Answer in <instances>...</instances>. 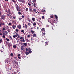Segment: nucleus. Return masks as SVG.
Here are the masks:
<instances>
[{"label": "nucleus", "instance_id": "nucleus-49", "mask_svg": "<svg viewBox=\"0 0 74 74\" xmlns=\"http://www.w3.org/2000/svg\"><path fill=\"white\" fill-rule=\"evenodd\" d=\"M29 51V53H32V51H31V50H30V51Z\"/></svg>", "mask_w": 74, "mask_h": 74}, {"label": "nucleus", "instance_id": "nucleus-13", "mask_svg": "<svg viewBox=\"0 0 74 74\" xmlns=\"http://www.w3.org/2000/svg\"><path fill=\"white\" fill-rule=\"evenodd\" d=\"M21 41L22 42H25V39H23V40H21Z\"/></svg>", "mask_w": 74, "mask_h": 74}, {"label": "nucleus", "instance_id": "nucleus-7", "mask_svg": "<svg viewBox=\"0 0 74 74\" xmlns=\"http://www.w3.org/2000/svg\"><path fill=\"white\" fill-rule=\"evenodd\" d=\"M33 12H35L36 14H37V10L36 9H33Z\"/></svg>", "mask_w": 74, "mask_h": 74}, {"label": "nucleus", "instance_id": "nucleus-12", "mask_svg": "<svg viewBox=\"0 0 74 74\" xmlns=\"http://www.w3.org/2000/svg\"><path fill=\"white\" fill-rule=\"evenodd\" d=\"M6 12H7V13H9L10 14V9L7 10Z\"/></svg>", "mask_w": 74, "mask_h": 74}, {"label": "nucleus", "instance_id": "nucleus-9", "mask_svg": "<svg viewBox=\"0 0 74 74\" xmlns=\"http://www.w3.org/2000/svg\"><path fill=\"white\" fill-rule=\"evenodd\" d=\"M12 28H13V29H15V28L16 27V25H12Z\"/></svg>", "mask_w": 74, "mask_h": 74}, {"label": "nucleus", "instance_id": "nucleus-63", "mask_svg": "<svg viewBox=\"0 0 74 74\" xmlns=\"http://www.w3.org/2000/svg\"><path fill=\"white\" fill-rule=\"evenodd\" d=\"M2 25V24L1 23H0V27H1V25Z\"/></svg>", "mask_w": 74, "mask_h": 74}, {"label": "nucleus", "instance_id": "nucleus-27", "mask_svg": "<svg viewBox=\"0 0 74 74\" xmlns=\"http://www.w3.org/2000/svg\"><path fill=\"white\" fill-rule=\"evenodd\" d=\"M31 32L32 33V34H33V33H34V31L31 30Z\"/></svg>", "mask_w": 74, "mask_h": 74}, {"label": "nucleus", "instance_id": "nucleus-33", "mask_svg": "<svg viewBox=\"0 0 74 74\" xmlns=\"http://www.w3.org/2000/svg\"><path fill=\"white\" fill-rule=\"evenodd\" d=\"M2 37H3V38H5V36L3 35L2 36Z\"/></svg>", "mask_w": 74, "mask_h": 74}, {"label": "nucleus", "instance_id": "nucleus-6", "mask_svg": "<svg viewBox=\"0 0 74 74\" xmlns=\"http://www.w3.org/2000/svg\"><path fill=\"white\" fill-rule=\"evenodd\" d=\"M18 57V59H21V54H18L17 55Z\"/></svg>", "mask_w": 74, "mask_h": 74}, {"label": "nucleus", "instance_id": "nucleus-50", "mask_svg": "<svg viewBox=\"0 0 74 74\" xmlns=\"http://www.w3.org/2000/svg\"><path fill=\"white\" fill-rule=\"evenodd\" d=\"M42 19H44V18H45L44 16H42Z\"/></svg>", "mask_w": 74, "mask_h": 74}, {"label": "nucleus", "instance_id": "nucleus-10", "mask_svg": "<svg viewBox=\"0 0 74 74\" xmlns=\"http://www.w3.org/2000/svg\"><path fill=\"white\" fill-rule=\"evenodd\" d=\"M32 20L33 21V22H34V21H36V19H35V18L34 17H32Z\"/></svg>", "mask_w": 74, "mask_h": 74}, {"label": "nucleus", "instance_id": "nucleus-41", "mask_svg": "<svg viewBox=\"0 0 74 74\" xmlns=\"http://www.w3.org/2000/svg\"><path fill=\"white\" fill-rule=\"evenodd\" d=\"M33 5H34V7H36V4L35 3H34V4Z\"/></svg>", "mask_w": 74, "mask_h": 74}, {"label": "nucleus", "instance_id": "nucleus-48", "mask_svg": "<svg viewBox=\"0 0 74 74\" xmlns=\"http://www.w3.org/2000/svg\"><path fill=\"white\" fill-rule=\"evenodd\" d=\"M51 22H52L53 23H54V21H53V20L51 21Z\"/></svg>", "mask_w": 74, "mask_h": 74}, {"label": "nucleus", "instance_id": "nucleus-3", "mask_svg": "<svg viewBox=\"0 0 74 74\" xmlns=\"http://www.w3.org/2000/svg\"><path fill=\"white\" fill-rule=\"evenodd\" d=\"M5 15H2L1 16V18L2 19H3V20H4V19H5Z\"/></svg>", "mask_w": 74, "mask_h": 74}, {"label": "nucleus", "instance_id": "nucleus-38", "mask_svg": "<svg viewBox=\"0 0 74 74\" xmlns=\"http://www.w3.org/2000/svg\"><path fill=\"white\" fill-rule=\"evenodd\" d=\"M16 32H19V30L18 29H16Z\"/></svg>", "mask_w": 74, "mask_h": 74}, {"label": "nucleus", "instance_id": "nucleus-5", "mask_svg": "<svg viewBox=\"0 0 74 74\" xmlns=\"http://www.w3.org/2000/svg\"><path fill=\"white\" fill-rule=\"evenodd\" d=\"M7 34H8V32H7V31H5L3 32V35H7Z\"/></svg>", "mask_w": 74, "mask_h": 74}, {"label": "nucleus", "instance_id": "nucleus-54", "mask_svg": "<svg viewBox=\"0 0 74 74\" xmlns=\"http://www.w3.org/2000/svg\"><path fill=\"white\" fill-rule=\"evenodd\" d=\"M13 38H15V37H16V36H15V35H14V36H13Z\"/></svg>", "mask_w": 74, "mask_h": 74}, {"label": "nucleus", "instance_id": "nucleus-18", "mask_svg": "<svg viewBox=\"0 0 74 74\" xmlns=\"http://www.w3.org/2000/svg\"><path fill=\"white\" fill-rule=\"evenodd\" d=\"M18 29H21V26L20 25H18Z\"/></svg>", "mask_w": 74, "mask_h": 74}, {"label": "nucleus", "instance_id": "nucleus-4", "mask_svg": "<svg viewBox=\"0 0 74 74\" xmlns=\"http://www.w3.org/2000/svg\"><path fill=\"white\" fill-rule=\"evenodd\" d=\"M42 12V13L43 15H44V14H45V12H46V11L44 10H41Z\"/></svg>", "mask_w": 74, "mask_h": 74}, {"label": "nucleus", "instance_id": "nucleus-20", "mask_svg": "<svg viewBox=\"0 0 74 74\" xmlns=\"http://www.w3.org/2000/svg\"><path fill=\"white\" fill-rule=\"evenodd\" d=\"M33 26H36V22H34L33 24Z\"/></svg>", "mask_w": 74, "mask_h": 74}, {"label": "nucleus", "instance_id": "nucleus-8", "mask_svg": "<svg viewBox=\"0 0 74 74\" xmlns=\"http://www.w3.org/2000/svg\"><path fill=\"white\" fill-rule=\"evenodd\" d=\"M21 1L22 3H23L24 4H25V2H26V0H21Z\"/></svg>", "mask_w": 74, "mask_h": 74}, {"label": "nucleus", "instance_id": "nucleus-23", "mask_svg": "<svg viewBox=\"0 0 74 74\" xmlns=\"http://www.w3.org/2000/svg\"><path fill=\"white\" fill-rule=\"evenodd\" d=\"M45 30V28H43L41 29V31L43 32Z\"/></svg>", "mask_w": 74, "mask_h": 74}, {"label": "nucleus", "instance_id": "nucleus-61", "mask_svg": "<svg viewBox=\"0 0 74 74\" xmlns=\"http://www.w3.org/2000/svg\"><path fill=\"white\" fill-rule=\"evenodd\" d=\"M43 34L44 35H45V32H44V33H43Z\"/></svg>", "mask_w": 74, "mask_h": 74}, {"label": "nucleus", "instance_id": "nucleus-15", "mask_svg": "<svg viewBox=\"0 0 74 74\" xmlns=\"http://www.w3.org/2000/svg\"><path fill=\"white\" fill-rule=\"evenodd\" d=\"M29 12H33V10L30 8H29Z\"/></svg>", "mask_w": 74, "mask_h": 74}, {"label": "nucleus", "instance_id": "nucleus-40", "mask_svg": "<svg viewBox=\"0 0 74 74\" xmlns=\"http://www.w3.org/2000/svg\"><path fill=\"white\" fill-rule=\"evenodd\" d=\"M9 38H10V40H12V37H11V36H10Z\"/></svg>", "mask_w": 74, "mask_h": 74}, {"label": "nucleus", "instance_id": "nucleus-11", "mask_svg": "<svg viewBox=\"0 0 74 74\" xmlns=\"http://www.w3.org/2000/svg\"><path fill=\"white\" fill-rule=\"evenodd\" d=\"M15 33H16V35H17V36H18L17 38H20V36H19V35L18 34H16V32H15Z\"/></svg>", "mask_w": 74, "mask_h": 74}, {"label": "nucleus", "instance_id": "nucleus-43", "mask_svg": "<svg viewBox=\"0 0 74 74\" xmlns=\"http://www.w3.org/2000/svg\"><path fill=\"white\" fill-rule=\"evenodd\" d=\"M18 14L19 15H21V12H18Z\"/></svg>", "mask_w": 74, "mask_h": 74}, {"label": "nucleus", "instance_id": "nucleus-47", "mask_svg": "<svg viewBox=\"0 0 74 74\" xmlns=\"http://www.w3.org/2000/svg\"><path fill=\"white\" fill-rule=\"evenodd\" d=\"M3 41V39H1L0 40V42H2Z\"/></svg>", "mask_w": 74, "mask_h": 74}, {"label": "nucleus", "instance_id": "nucleus-30", "mask_svg": "<svg viewBox=\"0 0 74 74\" xmlns=\"http://www.w3.org/2000/svg\"><path fill=\"white\" fill-rule=\"evenodd\" d=\"M25 54H26V55H29V53L26 51L25 52Z\"/></svg>", "mask_w": 74, "mask_h": 74}, {"label": "nucleus", "instance_id": "nucleus-59", "mask_svg": "<svg viewBox=\"0 0 74 74\" xmlns=\"http://www.w3.org/2000/svg\"><path fill=\"white\" fill-rule=\"evenodd\" d=\"M13 19H15V18H16V17H15V16H13Z\"/></svg>", "mask_w": 74, "mask_h": 74}, {"label": "nucleus", "instance_id": "nucleus-14", "mask_svg": "<svg viewBox=\"0 0 74 74\" xmlns=\"http://www.w3.org/2000/svg\"><path fill=\"white\" fill-rule=\"evenodd\" d=\"M23 44L24 45H25V47H26L27 45V42L23 43Z\"/></svg>", "mask_w": 74, "mask_h": 74}, {"label": "nucleus", "instance_id": "nucleus-52", "mask_svg": "<svg viewBox=\"0 0 74 74\" xmlns=\"http://www.w3.org/2000/svg\"><path fill=\"white\" fill-rule=\"evenodd\" d=\"M19 2H21L22 0H18Z\"/></svg>", "mask_w": 74, "mask_h": 74}, {"label": "nucleus", "instance_id": "nucleus-45", "mask_svg": "<svg viewBox=\"0 0 74 74\" xmlns=\"http://www.w3.org/2000/svg\"><path fill=\"white\" fill-rule=\"evenodd\" d=\"M30 35H28L27 36V37H28V38H29V37H30Z\"/></svg>", "mask_w": 74, "mask_h": 74}, {"label": "nucleus", "instance_id": "nucleus-46", "mask_svg": "<svg viewBox=\"0 0 74 74\" xmlns=\"http://www.w3.org/2000/svg\"><path fill=\"white\" fill-rule=\"evenodd\" d=\"M31 50H32V49H30V48H28V51H31Z\"/></svg>", "mask_w": 74, "mask_h": 74}, {"label": "nucleus", "instance_id": "nucleus-16", "mask_svg": "<svg viewBox=\"0 0 74 74\" xmlns=\"http://www.w3.org/2000/svg\"><path fill=\"white\" fill-rule=\"evenodd\" d=\"M13 47L15 49V48H16V45H13Z\"/></svg>", "mask_w": 74, "mask_h": 74}, {"label": "nucleus", "instance_id": "nucleus-57", "mask_svg": "<svg viewBox=\"0 0 74 74\" xmlns=\"http://www.w3.org/2000/svg\"><path fill=\"white\" fill-rule=\"evenodd\" d=\"M2 33H1V32H0V36H2Z\"/></svg>", "mask_w": 74, "mask_h": 74}, {"label": "nucleus", "instance_id": "nucleus-21", "mask_svg": "<svg viewBox=\"0 0 74 74\" xmlns=\"http://www.w3.org/2000/svg\"><path fill=\"white\" fill-rule=\"evenodd\" d=\"M21 50H22L23 51H24V50H23V49H24V48H23V46H21Z\"/></svg>", "mask_w": 74, "mask_h": 74}, {"label": "nucleus", "instance_id": "nucleus-36", "mask_svg": "<svg viewBox=\"0 0 74 74\" xmlns=\"http://www.w3.org/2000/svg\"><path fill=\"white\" fill-rule=\"evenodd\" d=\"M28 26H30V25H31V24L30 23H29L28 24Z\"/></svg>", "mask_w": 74, "mask_h": 74}, {"label": "nucleus", "instance_id": "nucleus-58", "mask_svg": "<svg viewBox=\"0 0 74 74\" xmlns=\"http://www.w3.org/2000/svg\"><path fill=\"white\" fill-rule=\"evenodd\" d=\"M7 16H9V17L10 16V15L9 14H7Z\"/></svg>", "mask_w": 74, "mask_h": 74}, {"label": "nucleus", "instance_id": "nucleus-19", "mask_svg": "<svg viewBox=\"0 0 74 74\" xmlns=\"http://www.w3.org/2000/svg\"><path fill=\"white\" fill-rule=\"evenodd\" d=\"M25 28H26V29H27V25H26V24H25Z\"/></svg>", "mask_w": 74, "mask_h": 74}, {"label": "nucleus", "instance_id": "nucleus-60", "mask_svg": "<svg viewBox=\"0 0 74 74\" xmlns=\"http://www.w3.org/2000/svg\"><path fill=\"white\" fill-rule=\"evenodd\" d=\"M1 12H0V17H1Z\"/></svg>", "mask_w": 74, "mask_h": 74}, {"label": "nucleus", "instance_id": "nucleus-62", "mask_svg": "<svg viewBox=\"0 0 74 74\" xmlns=\"http://www.w3.org/2000/svg\"><path fill=\"white\" fill-rule=\"evenodd\" d=\"M18 19L19 20H21V19H22V18H19Z\"/></svg>", "mask_w": 74, "mask_h": 74}, {"label": "nucleus", "instance_id": "nucleus-42", "mask_svg": "<svg viewBox=\"0 0 74 74\" xmlns=\"http://www.w3.org/2000/svg\"><path fill=\"white\" fill-rule=\"evenodd\" d=\"M32 1L34 3H35V2H36V0H32Z\"/></svg>", "mask_w": 74, "mask_h": 74}, {"label": "nucleus", "instance_id": "nucleus-29", "mask_svg": "<svg viewBox=\"0 0 74 74\" xmlns=\"http://www.w3.org/2000/svg\"><path fill=\"white\" fill-rule=\"evenodd\" d=\"M5 40L8 41H10V40H9V39H8L7 38H6Z\"/></svg>", "mask_w": 74, "mask_h": 74}, {"label": "nucleus", "instance_id": "nucleus-51", "mask_svg": "<svg viewBox=\"0 0 74 74\" xmlns=\"http://www.w3.org/2000/svg\"><path fill=\"white\" fill-rule=\"evenodd\" d=\"M25 10L26 11H28V9L27 8H26Z\"/></svg>", "mask_w": 74, "mask_h": 74}, {"label": "nucleus", "instance_id": "nucleus-26", "mask_svg": "<svg viewBox=\"0 0 74 74\" xmlns=\"http://www.w3.org/2000/svg\"><path fill=\"white\" fill-rule=\"evenodd\" d=\"M50 18H53V16L51 15L50 16Z\"/></svg>", "mask_w": 74, "mask_h": 74}, {"label": "nucleus", "instance_id": "nucleus-35", "mask_svg": "<svg viewBox=\"0 0 74 74\" xmlns=\"http://www.w3.org/2000/svg\"><path fill=\"white\" fill-rule=\"evenodd\" d=\"M48 42H45V44H46V45H48Z\"/></svg>", "mask_w": 74, "mask_h": 74}, {"label": "nucleus", "instance_id": "nucleus-24", "mask_svg": "<svg viewBox=\"0 0 74 74\" xmlns=\"http://www.w3.org/2000/svg\"><path fill=\"white\" fill-rule=\"evenodd\" d=\"M55 17L56 19H58V16L56 15H55L54 16Z\"/></svg>", "mask_w": 74, "mask_h": 74}, {"label": "nucleus", "instance_id": "nucleus-17", "mask_svg": "<svg viewBox=\"0 0 74 74\" xmlns=\"http://www.w3.org/2000/svg\"><path fill=\"white\" fill-rule=\"evenodd\" d=\"M15 6L16 9H17V8H18V5L17 4H15Z\"/></svg>", "mask_w": 74, "mask_h": 74}, {"label": "nucleus", "instance_id": "nucleus-53", "mask_svg": "<svg viewBox=\"0 0 74 74\" xmlns=\"http://www.w3.org/2000/svg\"><path fill=\"white\" fill-rule=\"evenodd\" d=\"M3 31H4V30H5V28H3Z\"/></svg>", "mask_w": 74, "mask_h": 74}, {"label": "nucleus", "instance_id": "nucleus-56", "mask_svg": "<svg viewBox=\"0 0 74 74\" xmlns=\"http://www.w3.org/2000/svg\"><path fill=\"white\" fill-rule=\"evenodd\" d=\"M28 5H29V6H30V5H31V4H30V3H28Z\"/></svg>", "mask_w": 74, "mask_h": 74}, {"label": "nucleus", "instance_id": "nucleus-22", "mask_svg": "<svg viewBox=\"0 0 74 74\" xmlns=\"http://www.w3.org/2000/svg\"><path fill=\"white\" fill-rule=\"evenodd\" d=\"M24 39V38L23 37H20V40H23V39Z\"/></svg>", "mask_w": 74, "mask_h": 74}, {"label": "nucleus", "instance_id": "nucleus-34", "mask_svg": "<svg viewBox=\"0 0 74 74\" xmlns=\"http://www.w3.org/2000/svg\"><path fill=\"white\" fill-rule=\"evenodd\" d=\"M12 1L13 2V3H15V0H12Z\"/></svg>", "mask_w": 74, "mask_h": 74}, {"label": "nucleus", "instance_id": "nucleus-32", "mask_svg": "<svg viewBox=\"0 0 74 74\" xmlns=\"http://www.w3.org/2000/svg\"><path fill=\"white\" fill-rule=\"evenodd\" d=\"M25 32V31L23 30H22V31H21V32H22V33H24Z\"/></svg>", "mask_w": 74, "mask_h": 74}, {"label": "nucleus", "instance_id": "nucleus-28", "mask_svg": "<svg viewBox=\"0 0 74 74\" xmlns=\"http://www.w3.org/2000/svg\"><path fill=\"white\" fill-rule=\"evenodd\" d=\"M33 37H36V34H33Z\"/></svg>", "mask_w": 74, "mask_h": 74}, {"label": "nucleus", "instance_id": "nucleus-39", "mask_svg": "<svg viewBox=\"0 0 74 74\" xmlns=\"http://www.w3.org/2000/svg\"><path fill=\"white\" fill-rule=\"evenodd\" d=\"M2 25H5V23H4V22L2 23H1Z\"/></svg>", "mask_w": 74, "mask_h": 74}, {"label": "nucleus", "instance_id": "nucleus-1", "mask_svg": "<svg viewBox=\"0 0 74 74\" xmlns=\"http://www.w3.org/2000/svg\"><path fill=\"white\" fill-rule=\"evenodd\" d=\"M12 63L14 65L16 66V65H18V62L15 61V60H13L12 61Z\"/></svg>", "mask_w": 74, "mask_h": 74}, {"label": "nucleus", "instance_id": "nucleus-64", "mask_svg": "<svg viewBox=\"0 0 74 74\" xmlns=\"http://www.w3.org/2000/svg\"><path fill=\"white\" fill-rule=\"evenodd\" d=\"M14 74H16V72H14Z\"/></svg>", "mask_w": 74, "mask_h": 74}, {"label": "nucleus", "instance_id": "nucleus-31", "mask_svg": "<svg viewBox=\"0 0 74 74\" xmlns=\"http://www.w3.org/2000/svg\"><path fill=\"white\" fill-rule=\"evenodd\" d=\"M10 56H14V55H13V53H11V54H10Z\"/></svg>", "mask_w": 74, "mask_h": 74}, {"label": "nucleus", "instance_id": "nucleus-55", "mask_svg": "<svg viewBox=\"0 0 74 74\" xmlns=\"http://www.w3.org/2000/svg\"><path fill=\"white\" fill-rule=\"evenodd\" d=\"M28 21L29 22H31V20L30 19H29L28 20Z\"/></svg>", "mask_w": 74, "mask_h": 74}, {"label": "nucleus", "instance_id": "nucleus-37", "mask_svg": "<svg viewBox=\"0 0 74 74\" xmlns=\"http://www.w3.org/2000/svg\"><path fill=\"white\" fill-rule=\"evenodd\" d=\"M9 17V18H12V16L11 14H10Z\"/></svg>", "mask_w": 74, "mask_h": 74}, {"label": "nucleus", "instance_id": "nucleus-44", "mask_svg": "<svg viewBox=\"0 0 74 74\" xmlns=\"http://www.w3.org/2000/svg\"><path fill=\"white\" fill-rule=\"evenodd\" d=\"M11 25H12V24H11V23H9L8 24V25L9 26H11Z\"/></svg>", "mask_w": 74, "mask_h": 74}, {"label": "nucleus", "instance_id": "nucleus-2", "mask_svg": "<svg viewBox=\"0 0 74 74\" xmlns=\"http://www.w3.org/2000/svg\"><path fill=\"white\" fill-rule=\"evenodd\" d=\"M8 46L10 48L11 47H12V44H11V42H8Z\"/></svg>", "mask_w": 74, "mask_h": 74}, {"label": "nucleus", "instance_id": "nucleus-25", "mask_svg": "<svg viewBox=\"0 0 74 74\" xmlns=\"http://www.w3.org/2000/svg\"><path fill=\"white\" fill-rule=\"evenodd\" d=\"M17 10V11H20V12H21V9H18V8L17 9H16Z\"/></svg>", "mask_w": 74, "mask_h": 74}]
</instances>
